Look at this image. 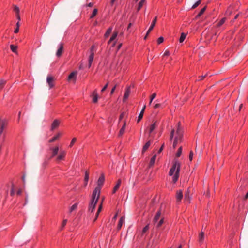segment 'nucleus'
<instances>
[{
    "instance_id": "1",
    "label": "nucleus",
    "mask_w": 248,
    "mask_h": 248,
    "mask_svg": "<svg viewBox=\"0 0 248 248\" xmlns=\"http://www.w3.org/2000/svg\"><path fill=\"white\" fill-rule=\"evenodd\" d=\"M99 188H100L99 187L95 188L93 192L92 200L90 203L88 209L89 211L91 213H92L95 208L96 203L100 196Z\"/></svg>"
},
{
    "instance_id": "2",
    "label": "nucleus",
    "mask_w": 248,
    "mask_h": 248,
    "mask_svg": "<svg viewBox=\"0 0 248 248\" xmlns=\"http://www.w3.org/2000/svg\"><path fill=\"white\" fill-rule=\"evenodd\" d=\"M180 164L177 160H175L173 164L169 171V175L174 176L172 177V181L174 183H176L178 179L180 172Z\"/></svg>"
},
{
    "instance_id": "3",
    "label": "nucleus",
    "mask_w": 248,
    "mask_h": 248,
    "mask_svg": "<svg viewBox=\"0 0 248 248\" xmlns=\"http://www.w3.org/2000/svg\"><path fill=\"white\" fill-rule=\"evenodd\" d=\"M183 137V132L180 127V122L178 124L177 131L175 134L174 140H177L178 142L181 141V139Z\"/></svg>"
},
{
    "instance_id": "4",
    "label": "nucleus",
    "mask_w": 248,
    "mask_h": 248,
    "mask_svg": "<svg viewBox=\"0 0 248 248\" xmlns=\"http://www.w3.org/2000/svg\"><path fill=\"white\" fill-rule=\"evenodd\" d=\"M105 180V176L103 173L101 174L100 177L99 178L97 181V186L95 188L99 187V192H100V190L102 186L103 185Z\"/></svg>"
},
{
    "instance_id": "5",
    "label": "nucleus",
    "mask_w": 248,
    "mask_h": 248,
    "mask_svg": "<svg viewBox=\"0 0 248 248\" xmlns=\"http://www.w3.org/2000/svg\"><path fill=\"white\" fill-rule=\"evenodd\" d=\"M63 51V45L62 44H60L59 46V48L57 50L56 55L58 57H60L62 56Z\"/></svg>"
},
{
    "instance_id": "6",
    "label": "nucleus",
    "mask_w": 248,
    "mask_h": 248,
    "mask_svg": "<svg viewBox=\"0 0 248 248\" xmlns=\"http://www.w3.org/2000/svg\"><path fill=\"white\" fill-rule=\"evenodd\" d=\"M158 123L157 121H155L154 122L153 124H152L149 127V135H151L152 133L154 131V130L156 128L157 126Z\"/></svg>"
},
{
    "instance_id": "7",
    "label": "nucleus",
    "mask_w": 248,
    "mask_h": 248,
    "mask_svg": "<svg viewBox=\"0 0 248 248\" xmlns=\"http://www.w3.org/2000/svg\"><path fill=\"white\" fill-rule=\"evenodd\" d=\"M54 78L51 76H48L47 77V82L50 87V88H52L54 86L53 81H54Z\"/></svg>"
},
{
    "instance_id": "8",
    "label": "nucleus",
    "mask_w": 248,
    "mask_h": 248,
    "mask_svg": "<svg viewBox=\"0 0 248 248\" xmlns=\"http://www.w3.org/2000/svg\"><path fill=\"white\" fill-rule=\"evenodd\" d=\"M183 197V192L182 190H178L176 192V198L177 202H180Z\"/></svg>"
},
{
    "instance_id": "9",
    "label": "nucleus",
    "mask_w": 248,
    "mask_h": 248,
    "mask_svg": "<svg viewBox=\"0 0 248 248\" xmlns=\"http://www.w3.org/2000/svg\"><path fill=\"white\" fill-rule=\"evenodd\" d=\"M130 92H131L130 87L129 86L126 88L125 92L124 94V95L123 97V101L124 102H125L126 101V100L128 98V97L130 93Z\"/></svg>"
},
{
    "instance_id": "10",
    "label": "nucleus",
    "mask_w": 248,
    "mask_h": 248,
    "mask_svg": "<svg viewBox=\"0 0 248 248\" xmlns=\"http://www.w3.org/2000/svg\"><path fill=\"white\" fill-rule=\"evenodd\" d=\"M65 154H66V153L64 151L60 152L59 155L56 158V161H60L61 160H63V159L65 157Z\"/></svg>"
},
{
    "instance_id": "11",
    "label": "nucleus",
    "mask_w": 248,
    "mask_h": 248,
    "mask_svg": "<svg viewBox=\"0 0 248 248\" xmlns=\"http://www.w3.org/2000/svg\"><path fill=\"white\" fill-rule=\"evenodd\" d=\"M60 124V121L58 120H55L51 124V130H54L57 128Z\"/></svg>"
},
{
    "instance_id": "12",
    "label": "nucleus",
    "mask_w": 248,
    "mask_h": 248,
    "mask_svg": "<svg viewBox=\"0 0 248 248\" xmlns=\"http://www.w3.org/2000/svg\"><path fill=\"white\" fill-rule=\"evenodd\" d=\"M51 150L52 151V155L50 158L54 157L57 155L59 151V147L58 146H56L54 148H51Z\"/></svg>"
},
{
    "instance_id": "13",
    "label": "nucleus",
    "mask_w": 248,
    "mask_h": 248,
    "mask_svg": "<svg viewBox=\"0 0 248 248\" xmlns=\"http://www.w3.org/2000/svg\"><path fill=\"white\" fill-rule=\"evenodd\" d=\"M14 11L16 13V17H17L18 20L19 21H20L21 19H20V15H19L20 10H19V7H18L16 5H14Z\"/></svg>"
},
{
    "instance_id": "14",
    "label": "nucleus",
    "mask_w": 248,
    "mask_h": 248,
    "mask_svg": "<svg viewBox=\"0 0 248 248\" xmlns=\"http://www.w3.org/2000/svg\"><path fill=\"white\" fill-rule=\"evenodd\" d=\"M93 101V103H96L98 101V96L96 90L93 92L92 95Z\"/></svg>"
},
{
    "instance_id": "15",
    "label": "nucleus",
    "mask_w": 248,
    "mask_h": 248,
    "mask_svg": "<svg viewBox=\"0 0 248 248\" xmlns=\"http://www.w3.org/2000/svg\"><path fill=\"white\" fill-rule=\"evenodd\" d=\"M157 21V17H155L154 20L152 21V24L148 30V33H150L153 29Z\"/></svg>"
},
{
    "instance_id": "16",
    "label": "nucleus",
    "mask_w": 248,
    "mask_h": 248,
    "mask_svg": "<svg viewBox=\"0 0 248 248\" xmlns=\"http://www.w3.org/2000/svg\"><path fill=\"white\" fill-rule=\"evenodd\" d=\"M124 220H125V217L124 216H122L121 217V218L118 222V224L117 225V229L118 230H120L124 222Z\"/></svg>"
},
{
    "instance_id": "17",
    "label": "nucleus",
    "mask_w": 248,
    "mask_h": 248,
    "mask_svg": "<svg viewBox=\"0 0 248 248\" xmlns=\"http://www.w3.org/2000/svg\"><path fill=\"white\" fill-rule=\"evenodd\" d=\"M77 73L76 72H72L68 76V80H71L73 79L74 80H76V76Z\"/></svg>"
},
{
    "instance_id": "18",
    "label": "nucleus",
    "mask_w": 248,
    "mask_h": 248,
    "mask_svg": "<svg viewBox=\"0 0 248 248\" xmlns=\"http://www.w3.org/2000/svg\"><path fill=\"white\" fill-rule=\"evenodd\" d=\"M160 215H161V211H160V210H159L156 213V214L155 215V217L154 218L153 222L155 224L157 222V221H158V220L159 219V218L160 217Z\"/></svg>"
},
{
    "instance_id": "19",
    "label": "nucleus",
    "mask_w": 248,
    "mask_h": 248,
    "mask_svg": "<svg viewBox=\"0 0 248 248\" xmlns=\"http://www.w3.org/2000/svg\"><path fill=\"white\" fill-rule=\"evenodd\" d=\"M204 239V233L201 232L199 235V242L200 243H202Z\"/></svg>"
},
{
    "instance_id": "20",
    "label": "nucleus",
    "mask_w": 248,
    "mask_h": 248,
    "mask_svg": "<svg viewBox=\"0 0 248 248\" xmlns=\"http://www.w3.org/2000/svg\"><path fill=\"white\" fill-rule=\"evenodd\" d=\"M5 125V123L3 120H0V135L2 133Z\"/></svg>"
},
{
    "instance_id": "21",
    "label": "nucleus",
    "mask_w": 248,
    "mask_h": 248,
    "mask_svg": "<svg viewBox=\"0 0 248 248\" xmlns=\"http://www.w3.org/2000/svg\"><path fill=\"white\" fill-rule=\"evenodd\" d=\"M93 58H94V54H93V53H91L90 54V55L89 56V68H90L92 65V62L93 61Z\"/></svg>"
},
{
    "instance_id": "22",
    "label": "nucleus",
    "mask_w": 248,
    "mask_h": 248,
    "mask_svg": "<svg viewBox=\"0 0 248 248\" xmlns=\"http://www.w3.org/2000/svg\"><path fill=\"white\" fill-rule=\"evenodd\" d=\"M156 155H155L152 157V158L151 159V160L150 161V163H149V167H152L154 165V164L155 163V160L156 159Z\"/></svg>"
},
{
    "instance_id": "23",
    "label": "nucleus",
    "mask_w": 248,
    "mask_h": 248,
    "mask_svg": "<svg viewBox=\"0 0 248 248\" xmlns=\"http://www.w3.org/2000/svg\"><path fill=\"white\" fill-rule=\"evenodd\" d=\"M125 127H126V123H125V122H124L123 126H122V127L121 128V129H120V130L119 131V135H118L119 136H121L124 134V133L125 131Z\"/></svg>"
},
{
    "instance_id": "24",
    "label": "nucleus",
    "mask_w": 248,
    "mask_h": 248,
    "mask_svg": "<svg viewBox=\"0 0 248 248\" xmlns=\"http://www.w3.org/2000/svg\"><path fill=\"white\" fill-rule=\"evenodd\" d=\"M233 8L232 6H230L228 7L227 10L225 12V15L227 16H230L232 13Z\"/></svg>"
},
{
    "instance_id": "25",
    "label": "nucleus",
    "mask_w": 248,
    "mask_h": 248,
    "mask_svg": "<svg viewBox=\"0 0 248 248\" xmlns=\"http://www.w3.org/2000/svg\"><path fill=\"white\" fill-rule=\"evenodd\" d=\"M145 1H146V0H141L140 1V2H139V3L138 4V6L137 8L138 11H139L140 10V9L143 6V5L144 4V3L145 2Z\"/></svg>"
},
{
    "instance_id": "26",
    "label": "nucleus",
    "mask_w": 248,
    "mask_h": 248,
    "mask_svg": "<svg viewBox=\"0 0 248 248\" xmlns=\"http://www.w3.org/2000/svg\"><path fill=\"white\" fill-rule=\"evenodd\" d=\"M189 191L188 190L185 194V198L184 199L185 201L189 202L190 201V196H189Z\"/></svg>"
},
{
    "instance_id": "27",
    "label": "nucleus",
    "mask_w": 248,
    "mask_h": 248,
    "mask_svg": "<svg viewBox=\"0 0 248 248\" xmlns=\"http://www.w3.org/2000/svg\"><path fill=\"white\" fill-rule=\"evenodd\" d=\"M60 136H61V134L60 133H58L57 135H56L55 136L53 137L52 139H51L49 140V142L51 143V142H54L55 140H57L58 139V138H59V137Z\"/></svg>"
},
{
    "instance_id": "28",
    "label": "nucleus",
    "mask_w": 248,
    "mask_h": 248,
    "mask_svg": "<svg viewBox=\"0 0 248 248\" xmlns=\"http://www.w3.org/2000/svg\"><path fill=\"white\" fill-rule=\"evenodd\" d=\"M151 145V141H148L145 145L144 146H143V149H142V152H145L147 149L148 148H149V147Z\"/></svg>"
},
{
    "instance_id": "29",
    "label": "nucleus",
    "mask_w": 248,
    "mask_h": 248,
    "mask_svg": "<svg viewBox=\"0 0 248 248\" xmlns=\"http://www.w3.org/2000/svg\"><path fill=\"white\" fill-rule=\"evenodd\" d=\"M112 30V27H111L109 28L108 30L105 33L104 36L105 38H108L109 35H110V33L111 32Z\"/></svg>"
},
{
    "instance_id": "30",
    "label": "nucleus",
    "mask_w": 248,
    "mask_h": 248,
    "mask_svg": "<svg viewBox=\"0 0 248 248\" xmlns=\"http://www.w3.org/2000/svg\"><path fill=\"white\" fill-rule=\"evenodd\" d=\"M89 172H87V171H86L85 175V177H84L85 186H86V185H87V183H88V180H89Z\"/></svg>"
},
{
    "instance_id": "31",
    "label": "nucleus",
    "mask_w": 248,
    "mask_h": 248,
    "mask_svg": "<svg viewBox=\"0 0 248 248\" xmlns=\"http://www.w3.org/2000/svg\"><path fill=\"white\" fill-rule=\"evenodd\" d=\"M186 36V34L185 33H182L180 38L179 39L180 43H182L185 39Z\"/></svg>"
},
{
    "instance_id": "32",
    "label": "nucleus",
    "mask_w": 248,
    "mask_h": 248,
    "mask_svg": "<svg viewBox=\"0 0 248 248\" xmlns=\"http://www.w3.org/2000/svg\"><path fill=\"white\" fill-rule=\"evenodd\" d=\"M182 153V147L181 146L180 147H179V148L178 149V150L176 154V157H179L180 156V155H181Z\"/></svg>"
},
{
    "instance_id": "33",
    "label": "nucleus",
    "mask_w": 248,
    "mask_h": 248,
    "mask_svg": "<svg viewBox=\"0 0 248 248\" xmlns=\"http://www.w3.org/2000/svg\"><path fill=\"white\" fill-rule=\"evenodd\" d=\"M117 34V32H114L112 36L111 37V38H110L108 41V43H110V42L113 41L116 38Z\"/></svg>"
},
{
    "instance_id": "34",
    "label": "nucleus",
    "mask_w": 248,
    "mask_h": 248,
    "mask_svg": "<svg viewBox=\"0 0 248 248\" xmlns=\"http://www.w3.org/2000/svg\"><path fill=\"white\" fill-rule=\"evenodd\" d=\"M6 80L3 79H0V90L2 89L3 88L4 86L6 84Z\"/></svg>"
},
{
    "instance_id": "35",
    "label": "nucleus",
    "mask_w": 248,
    "mask_h": 248,
    "mask_svg": "<svg viewBox=\"0 0 248 248\" xmlns=\"http://www.w3.org/2000/svg\"><path fill=\"white\" fill-rule=\"evenodd\" d=\"M10 48L11 49V50L14 52V53H17V46H15L14 45H10Z\"/></svg>"
},
{
    "instance_id": "36",
    "label": "nucleus",
    "mask_w": 248,
    "mask_h": 248,
    "mask_svg": "<svg viewBox=\"0 0 248 248\" xmlns=\"http://www.w3.org/2000/svg\"><path fill=\"white\" fill-rule=\"evenodd\" d=\"M206 7H204L202 9H201V11L199 12V13L197 15L196 17H200L205 12L206 10Z\"/></svg>"
},
{
    "instance_id": "37",
    "label": "nucleus",
    "mask_w": 248,
    "mask_h": 248,
    "mask_svg": "<svg viewBox=\"0 0 248 248\" xmlns=\"http://www.w3.org/2000/svg\"><path fill=\"white\" fill-rule=\"evenodd\" d=\"M97 11H98V10L97 9H96V8L94 9L91 16H90V18H93L96 15V14L97 13Z\"/></svg>"
},
{
    "instance_id": "38",
    "label": "nucleus",
    "mask_w": 248,
    "mask_h": 248,
    "mask_svg": "<svg viewBox=\"0 0 248 248\" xmlns=\"http://www.w3.org/2000/svg\"><path fill=\"white\" fill-rule=\"evenodd\" d=\"M16 29L14 31V32L15 33H18L19 32V27H20V23H19V21L16 23Z\"/></svg>"
},
{
    "instance_id": "39",
    "label": "nucleus",
    "mask_w": 248,
    "mask_h": 248,
    "mask_svg": "<svg viewBox=\"0 0 248 248\" xmlns=\"http://www.w3.org/2000/svg\"><path fill=\"white\" fill-rule=\"evenodd\" d=\"M78 207V203H75L70 208V212H72L73 211L76 210Z\"/></svg>"
},
{
    "instance_id": "40",
    "label": "nucleus",
    "mask_w": 248,
    "mask_h": 248,
    "mask_svg": "<svg viewBox=\"0 0 248 248\" xmlns=\"http://www.w3.org/2000/svg\"><path fill=\"white\" fill-rule=\"evenodd\" d=\"M144 113H143V111H141L140 114L138 116V118L137 120V122L139 123L143 118Z\"/></svg>"
},
{
    "instance_id": "41",
    "label": "nucleus",
    "mask_w": 248,
    "mask_h": 248,
    "mask_svg": "<svg viewBox=\"0 0 248 248\" xmlns=\"http://www.w3.org/2000/svg\"><path fill=\"white\" fill-rule=\"evenodd\" d=\"M201 3V0H199L198 1H197L192 6V9H195V8H196L200 4V3Z\"/></svg>"
},
{
    "instance_id": "42",
    "label": "nucleus",
    "mask_w": 248,
    "mask_h": 248,
    "mask_svg": "<svg viewBox=\"0 0 248 248\" xmlns=\"http://www.w3.org/2000/svg\"><path fill=\"white\" fill-rule=\"evenodd\" d=\"M149 224L147 225L142 230V234H143L144 233H145L148 230H149Z\"/></svg>"
},
{
    "instance_id": "43",
    "label": "nucleus",
    "mask_w": 248,
    "mask_h": 248,
    "mask_svg": "<svg viewBox=\"0 0 248 248\" xmlns=\"http://www.w3.org/2000/svg\"><path fill=\"white\" fill-rule=\"evenodd\" d=\"M156 96V93H154L151 96V98H150V102H149V104L151 105L152 102V101L155 98Z\"/></svg>"
},
{
    "instance_id": "44",
    "label": "nucleus",
    "mask_w": 248,
    "mask_h": 248,
    "mask_svg": "<svg viewBox=\"0 0 248 248\" xmlns=\"http://www.w3.org/2000/svg\"><path fill=\"white\" fill-rule=\"evenodd\" d=\"M164 222L163 218H161L160 221L157 223L156 227L157 228L160 227Z\"/></svg>"
},
{
    "instance_id": "45",
    "label": "nucleus",
    "mask_w": 248,
    "mask_h": 248,
    "mask_svg": "<svg viewBox=\"0 0 248 248\" xmlns=\"http://www.w3.org/2000/svg\"><path fill=\"white\" fill-rule=\"evenodd\" d=\"M225 20H226L225 17L222 18L221 19V20L220 21V22L218 23V26H221L225 22Z\"/></svg>"
},
{
    "instance_id": "46",
    "label": "nucleus",
    "mask_w": 248,
    "mask_h": 248,
    "mask_svg": "<svg viewBox=\"0 0 248 248\" xmlns=\"http://www.w3.org/2000/svg\"><path fill=\"white\" fill-rule=\"evenodd\" d=\"M119 187L120 186H119V184H116L113 188V193H115L117 191V190L119 188Z\"/></svg>"
},
{
    "instance_id": "47",
    "label": "nucleus",
    "mask_w": 248,
    "mask_h": 248,
    "mask_svg": "<svg viewBox=\"0 0 248 248\" xmlns=\"http://www.w3.org/2000/svg\"><path fill=\"white\" fill-rule=\"evenodd\" d=\"M175 133V130L174 129H173L170 133V140H171L173 138L174 135Z\"/></svg>"
},
{
    "instance_id": "48",
    "label": "nucleus",
    "mask_w": 248,
    "mask_h": 248,
    "mask_svg": "<svg viewBox=\"0 0 248 248\" xmlns=\"http://www.w3.org/2000/svg\"><path fill=\"white\" fill-rule=\"evenodd\" d=\"M76 140H77V139L76 138H73L71 141V143L70 144V147H72L73 146V145L74 144V143L76 141Z\"/></svg>"
},
{
    "instance_id": "49",
    "label": "nucleus",
    "mask_w": 248,
    "mask_h": 248,
    "mask_svg": "<svg viewBox=\"0 0 248 248\" xmlns=\"http://www.w3.org/2000/svg\"><path fill=\"white\" fill-rule=\"evenodd\" d=\"M164 38L162 37H160L157 40V43L158 44L163 42Z\"/></svg>"
},
{
    "instance_id": "50",
    "label": "nucleus",
    "mask_w": 248,
    "mask_h": 248,
    "mask_svg": "<svg viewBox=\"0 0 248 248\" xmlns=\"http://www.w3.org/2000/svg\"><path fill=\"white\" fill-rule=\"evenodd\" d=\"M193 153L192 151H190L189 155V158L190 161H192L193 158Z\"/></svg>"
},
{
    "instance_id": "51",
    "label": "nucleus",
    "mask_w": 248,
    "mask_h": 248,
    "mask_svg": "<svg viewBox=\"0 0 248 248\" xmlns=\"http://www.w3.org/2000/svg\"><path fill=\"white\" fill-rule=\"evenodd\" d=\"M67 222V219H64V220H63V222H62V229H63V228L65 226V225H66Z\"/></svg>"
},
{
    "instance_id": "52",
    "label": "nucleus",
    "mask_w": 248,
    "mask_h": 248,
    "mask_svg": "<svg viewBox=\"0 0 248 248\" xmlns=\"http://www.w3.org/2000/svg\"><path fill=\"white\" fill-rule=\"evenodd\" d=\"M102 202H101V203H100V204L99 205V206L98 208V210H97V212L98 213H100L101 212V211L102 210Z\"/></svg>"
},
{
    "instance_id": "53",
    "label": "nucleus",
    "mask_w": 248,
    "mask_h": 248,
    "mask_svg": "<svg viewBox=\"0 0 248 248\" xmlns=\"http://www.w3.org/2000/svg\"><path fill=\"white\" fill-rule=\"evenodd\" d=\"M117 86V84H116V85H115L113 87V88L112 89V90H111V92H110V94H111V95L113 94V93H114V91H115V89H116V88Z\"/></svg>"
},
{
    "instance_id": "54",
    "label": "nucleus",
    "mask_w": 248,
    "mask_h": 248,
    "mask_svg": "<svg viewBox=\"0 0 248 248\" xmlns=\"http://www.w3.org/2000/svg\"><path fill=\"white\" fill-rule=\"evenodd\" d=\"M178 142H179L177 140H174L173 143V148H175V147Z\"/></svg>"
},
{
    "instance_id": "55",
    "label": "nucleus",
    "mask_w": 248,
    "mask_h": 248,
    "mask_svg": "<svg viewBox=\"0 0 248 248\" xmlns=\"http://www.w3.org/2000/svg\"><path fill=\"white\" fill-rule=\"evenodd\" d=\"M108 83H107L105 86L102 88V89L101 90V92H103L108 87Z\"/></svg>"
},
{
    "instance_id": "56",
    "label": "nucleus",
    "mask_w": 248,
    "mask_h": 248,
    "mask_svg": "<svg viewBox=\"0 0 248 248\" xmlns=\"http://www.w3.org/2000/svg\"><path fill=\"white\" fill-rule=\"evenodd\" d=\"M14 194H15V191H14V185H12V187L11 191V195L13 196L14 195Z\"/></svg>"
},
{
    "instance_id": "57",
    "label": "nucleus",
    "mask_w": 248,
    "mask_h": 248,
    "mask_svg": "<svg viewBox=\"0 0 248 248\" xmlns=\"http://www.w3.org/2000/svg\"><path fill=\"white\" fill-rule=\"evenodd\" d=\"M161 106V104L157 103V104H156L154 106V108H155H155H158L160 107Z\"/></svg>"
},
{
    "instance_id": "58",
    "label": "nucleus",
    "mask_w": 248,
    "mask_h": 248,
    "mask_svg": "<svg viewBox=\"0 0 248 248\" xmlns=\"http://www.w3.org/2000/svg\"><path fill=\"white\" fill-rule=\"evenodd\" d=\"M124 115H125V113L124 112L122 113L120 115V118H119V121L123 119V118L124 117Z\"/></svg>"
},
{
    "instance_id": "59",
    "label": "nucleus",
    "mask_w": 248,
    "mask_h": 248,
    "mask_svg": "<svg viewBox=\"0 0 248 248\" xmlns=\"http://www.w3.org/2000/svg\"><path fill=\"white\" fill-rule=\"evenodd\" d=\"M164 143H163V144L162 145V146H161V148H160L159 149V150H158V153H161V152H162V150H163V148H164Z\"/></svg>"
},
{
    "instance_id": "60",
    "label": "nucleus",
    "mask_w": 248,
    "mask_h": 248,
    "mask_svg": "<svg viewBox=\"0 0 248 248\" xmlns=\"http://www.w3.org/2000/svg\"><path fill=\"white\" fill-rule=\"evenodd\" d=\"M170 55V53L168 50H166L164 53V56H169Z\"/></svg>"
},
{
    "instance_id": "61",
    "label": "nucleus",
    "mask_w": 248,
    "mask_h": 248,
    "mask_svg": "<svg viewBox=\"0 0 248 248\" xmlns=\"http://www.w3.org/2000/svg\"><path fill=\"white\" fill-rule=\"evenodd\" d=\"M94 48V46L93 45L92 46L91 48V49H90V52H91V53H93V54H94V51H93Z\"/></svg>"
},
{
    "instance_id": "62",
    "label": "nucleus",
    "mask_w": 248,
    "mask_h": 248,
    "mask_svg": "<svg viewBox=\"0 0 248 248\" xmlns=\"http://www.w3.org/2000/svg\"><path fill=\"white\" fill-rule=\"evenodd\" d=\"M207 76V74L204 75V76H202L200 77H199L200 78L199 79H198V80H202L206 76Z\"/></svg>"
},
{
    "instance_id": "63",
    "label": "nucleus",
    "mask_w": 248,
    "mask_h": 248,
    "mask_svg": "<svg viewBox=\"0 0 248 248\" xmlns=\"http://www.w3.org/2000/svg\"><path fill=\"white\" fill-rule=\"evenodd\" d=\"M99 214V213L97 212L96 213L95 217V218H94L93 221H95L97 219V217H98Z\"/></svg>"
},
{
    "instance_id": "64",
    "label": "nucleus",
    "mask_w": 248,
    "mask_h": 248,
    "mask_svg": "<svg viewBox=\"0 0 248 248\" xmlns=\"http://www.w3.org/2000/svg\"><path fill=\"white\" fill-rule=\"evenodd\" d=\"M99 214V213L97 212L96 213L95 217V218H94L93 221H95L97 219V217H98Z\"/></svg>"
}]
</instances>
